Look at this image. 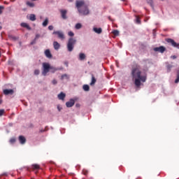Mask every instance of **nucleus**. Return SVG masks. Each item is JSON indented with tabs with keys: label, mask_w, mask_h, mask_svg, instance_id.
<instances>
[{
	"label": "nucleus",
	"mask_w": 179,
	"mask_h": 179,
	"mask_svg": "<svg viewBox=\"0 0 179 179\" xmlns=\"http://www.w3.org/2000/svg\"><path fill=\"white\" fill-rule=\"evenodd\" d=\"M141 73L142 72L139 71V68H138V66L132 68L131 76L133 77V79H135L134 85L137 87H139V86H141V82H146V76H141Z\"/></svg>",
	"instance_id": "nucleus-1"
},
{
	"label": "nucleus",
	"mask_w": 179,
	"mask_h": 179,
	"mask_svg": "<svg viewBox=\"0 0 179 179\" xmlns=\"http://www.w3.org/2000/svg\"><path fill=\"white\" fill-rule=\"evenodd\" d=\"M76 6L78 8V10L80 15H83L84 16H86V15H89V8H87V6L86 5V3H85V1H76Z\"/></svg>",
	"instance_id": "nucleus-2"
},
{
	"label": "nucleus",
	"mask_w": 179,
	"mask_h": 179,
	"mask_svg": "<svg viewBox=\"0 0 179 179\" xmlns=\"http://www.w3.org/2000/svg\"><path fill=\"white\" fill-rule=\"evenodd\" d=\"M60 69L55 68L54 66H51L48 63H43V71L42 75L43 76H47V73L48 72H51V73H55L57 71H59Z\"/></svg>",
	"instance_id": "nucleus-3"
},
{
	"label": "nucleus",
	"mask_w": 179,
	"mask_h": 179,
	"mask_svg": "<svg viewBox=\"0 0 179 179\" xmlns=\"http://www.w3.org/2000/svg\"><path fill=\"white\" fill-rule=\"evenodd\" d=\"M76 45V39L74 38H70L67 42V51H69V52H72V51H73V48H75Z\"/></svg>",
	"instance_id": "nucleus-4"
},
{
	"label": "nucleus",
	"mask_w": 179,
	"mask_h": 179,
	"mask_svg": "<svg viewBox=\"0 0 179 179\" xmlns=\"http://www.w3.org/2000/svg\"><path fill=\"white\" fill-rule=\"evenodd\" d=\"M166 41L169 44H171V45H172V47H175L176 48H178V47H179V43H177L173 39L166 38Z\"/></svg>",
	"instance_id": "nucleus-5"
},
{
	"label": "nucleus",
	"mask_w": 179,
	"mask_h": 179,
	"mask_svg": "<svg viewBox=\"0 0 179 179\" xmlns=\"http://www.w3.org/2000/svg\"><path fill=\"white\" fill-rule=\"evenodd\" d=\"M53 34H56L60 40H65V35L64 34V32L61 31H55Z\"/></svg>",
	"instance_id": "nucleus-6"
},
{
	"label": "nucleus",
	"mask_w": 179,
	"mask_h": 179,
	"mask_svg": "<svg viewBox=\"0 0 179 179\" xmlns=\"http://www.w3.org/2000/svg\"><path fill=\"white\" fill-rule=\"evenodd\" d=\"M154 51H155L156 52H161L162 54H163V52L166 51V48L164 46L157 47L154 48Z\"/></svg>",
	"instance_id": "nucleus-7"
},
{
	"label": "nucleus",
	"mask_w": 179,
	"mask_h": 179,
	"mask_svg": "<svg viewBox=\"0 0 179 179\" xmlns=\"http://www.w3.org/2000/svg\"><path fill=\"white\" fill-rule=\"evenodd\" d=\"M59 12L61 13L62 19H64V20L68 19V17L66 16V13H68V11L66 10H60Z\"/></svg>",
	"instance_id": "nucleus-8"
},
{
	"label": "nucleus",
	"mask_w": 179,
	"mask_h": 179,
	"mask_svg": "<svg viewBox=\"0 0 179 179\" xmlns=\"http://www.w3.org/2000/svg\"><path fill=\"white\" fill-rule=\"evenodd\" d=\"M3 94H5L6 96H9L13 94V93H15V91H13V90H3Z\"/></svg>",
	"instance_id": "nucleus-9"
},
{
	"label": "nucleus",
	"mask_w": 179,
	"mask_h": 179,
	"mask_svg": "<svg viewBox=\"0 0 179 179\" xmlns=\"http://www.w3.org/2000/svg\"><path fill=\"white\" fill-rule=\"evenodd\" d=\"M66 106L68 108H71V107H73V106H75V100L73 99H70L69 101H67L66 103Z\"/></svg>",
	"instance_id": "nucleus-10"
},
{
	"label": "nucleus",
	"mask_w": 179,
	"mask_h": 179,
	"mask_svg": "<svg viewBox=\"0 0 179 179\" xmlns=\"http://www.w3.org/2000/svg\"><path fill=\"white\" fill-rule=\"evenodd\" d=\"M19 141H20V143H21V145H24V143H26V138L23 136H19Z\"/></svg>",
	"instance_id": "nucleus-11"
},
{
	"label": "nucleus",
	"mask_w": 179,
	"mask_h": 179,
	"mask_svg": "<svg viewBox=\"0 0 179 179\" xmlns=\"http://www.w3.org/2000/svg\"><path fill=\"white\" fill-rule=\"evenodd\" d=\"M93 31L96 33V34H101L103 32V29L101 28H97V27H94Z\"/></svg>",
	"instance_id": "nucleus-12"
},
{
	"label": "nucleus",
	"mask_w": 179,
	"mask_h": 179,
	"mask_svg": "<svg viewBox=\"0 0 179 179\" xmlns=\"http://www.w3.org/2000/svg\"><path fill=\"white\" fill-rule=\"evenodd\" d=\"M45 55L47 57V58H52V55L51 54V51L50 50H46L45 51Z\"/></svg>",
	"instance_id": "nucleus-13"
},
{
	"label": "nucleus",
	"mask_w": 179,
	"mask_h": 179,
	"mask_svg": "<svg viewBox=\"0 0 179 179\" xmlns=\"http://www.w3.org/2000/svg\"><path fill=\"white\" fill-rule=\"evenodd\" d=\"M66 94L64 92H61L58 94L57 97L59 100H65Z\"/></svg>",
	"instance_id": "nucleus-14"
},
{
	"label": "nucleus",
	"mask_w": 179,
	"mask_h": 179,
	"mask_svg": "<svg viewBox=\"0 0 179 179\" xmlns=\"http://www.w3.org/2000/svg\"><path fill=\"white\" fill-rule=\"evenodd\" d=\"M21 27H24L25 29H27V30H31V27L27 23L22 22L21 23Z\"/></svg>",
	"instance_id": "nucleus-15"
},
{
	"label": "nucleus",
	"mask_w": 179,
	"mask_h": 179,
	"mask_svg": "<svg viewBox=\"0 0 179 179\" xmlns=\"http://www.w3.org/2000/svg\"><path fill=\"white\" fill-rule=\"evenodd\" d=\"M53 46L55 50H59L61 45L58 42L55 41L53 42Z\"/></svg>",
	"instance_id": "nucleus-16"
},
{
	"label": "nucleus",
	"mask_w": 179,
	"mask_h": 179,
	"mask_svg": "<svg viewBox=\"0 0 179 179\" xmlns=\"http://www.w3.org/2000/svg\"><path fill=\"white\" fill-rule=\"evenodd\" d=\"M85 58H86V55H85V53H80L79 55L80 61H83V59H85Z\"/></svg>",
	"instance_id": "nucleus-17"
},
{
	"label": "nucleus",
	"mask_w": 179,
	"mask_h": 179,
	"mask_svg": "<svg viewBox=\"0 0 179 179\" xmlns=\"http://www.w3.org/2000/svg\"><path fill=\"white\" fill-rule=\"evenodd\" d=\"M96 82V78H94V76H92V81L90 83V85L93 86Z\"/></svg>",
	"instance_id": "nucleus-18"
},
{
	"label": "nucleus",
	"mask_w": 179,
	"mask_h": 179,
	"mask_svg": "<svg viewBox=\"0 0 179 179\" xmlns=\"http://www.w3.org/2000/svg\"><path fill=\"white\" fill-rule=\"evenodd\" d=\"M36 15L34 14H31L29 15V20H31V22H34L36 20Z\"/></svg>",
	"instance_id": "nucleus-19"
},
{
	"label": "nucleus",
	"mask_w": 179,
	"mask_h": 179,
	"mask_svg": "<svg viewBox=\"0 0 179 179\" xmlns=\"http://www.w3.org/2000/svg\"><path fill=\"white\" fill-rule=\"evenodd\" d=\"M83 90H85V92H89V90H90V87L87 85H84L83 87Z\"/></svg>",
	"instance_id": "nucleus-20"
},
{
	"label": "nucleus",
	"mask_w": 179,
	"mask_h": 179,
	"mask_svg": "<svg viewBox=\"0 0 179 179\" xmlns=\"http://www.w3.org/2000/svg\"><path fill=\"white\" fill-rule=\"evenodd\" d=\"M146 1L149 3L151 8H152V9L155 8V6L153 5V0H146Z\"/></svg>",
	"instance_id": "nucleus-21"
},
{
	"label": "nucleus",
	"mask_w": 179,
	"mask_h": 179,
	"mask_svg": "<svg viewBox=\"0 0 179 179\" xmlns=\"http://www.w3.org/2000/svg\"><path fill=\"white\" fill-rule=\"evenodd\" d=\"M42 25L43 26V27H47V26L48 25V18L45 19V21L43 22Z\"/></svg>",
	"instance_id": "nucleus-22"
},
{
	"label": "nucleus",
	"mask_w": 179,
	"mask_h": 179,
	"mask_svg": "<svg viewBox=\"0 0 179 179\" xmlns=\"http://www.w3.org/2000/svg\"><path fill=\"white\" fill-rule=\"evenodd\" d=\"M32 169H33V170H38V169H40V165L36 164H33Z\"/></svg>",
	"instance_id": "nucleus-23"
},
{
	"label": "nucleus",
	"mask_w": 179,
	"mask_h": 179,
	"mask_svg": "<svg viewBox=\"0 0 179 179\" xmlns=\"http://www.w3.org/2000/svg\"><path fill=\"white\" fill-rule=\"evenodd\" d=\"M75 29H76V30H79V29H82V24L77 23L75 26Z\"/></svg>",
	"instance_id": "nucleus-24"
},
{
	"label": "nucleus",
	"mask_w": 179,
	"mask_h": 179,
	"mask_svg": "<svg viewBox=\"0 0 179 179\" xmlns=\"http://www.w3.org/2000/svg\"><path fill=\"white\" fill-rule=\"evenodd\" d=\"M27 6H29V8H34V3H31L30 1L27 2Z\"/></svg>",
	"instance_id": "nucleus-25"
},
{
	"label": "nucleus",
	"mask_w": 179,
	"mask_h": 179,
	"mask_svg": "<svg viewBox=\"0 0 179 179\" xmlns=\"http://www.w3.org/2000/svg\"><path fill=\"white\" fill-rule=\"evenodd\" d=\"M171 68H173V65H171V64L166 65V69L168 72H170L171 71Z\"/></svg>",
	"instance_id": "nucleus-26"
},
{
	"label": "nucleus",
	"mask_w": 179,
	"mask_h": 179,
	"mask_svg": "<svg viewBox=\"0 0 179 179\" xmlns=\"http://www.w3.org/2000/svg\"><path fill=\"white\" fill-rule=\"evenodd\" d=\"M65 78H66V79H69V77H68V75L64 74V75H62V76H61L62 80H64V79H65Z\"/></svg>",
	"instance_id": "nucleus-27"
},
{
	"label": "nucleus",
	"mask_w": 179,
	"mask_h": 179,
	"mask_svg": "<svg viewBox=\"0 0 179 179\" xmlns=\"http://www.w3.org/2000/svg\"><path fill=\"white\" fill-rule=\"evenodd\" d=\"M113 34H114V36H118V34H120V31H118V30H114L113 31Z\"/></svg>",
	"instance_id": "nucleus-28"
},
{
	"label": "nucleus",
	"mask_w": 179,
	"mask_h": 179,
	"mask_svg": "<svg viewBox=\"0 0 179 179\" xmlns=\"http://www.w3.org/2000/svg\"><path fill=\"white\" fill-rule=\"evenodd\" d=\"M5 9V7L3 6H0V15H2V12H3V10Z\"/></svg>",
	"instance_id": "nucleus-29"
},
{
	"label": "nucleus",
	"mask_w": 179,
	"mask_h": 179,
	"mask_svg": "<svg viewBox=\"0 0 179 179\" xmlns=\"http://www.w3.org/2000/svg\"><path fill=\"white\" fill-rule=\"evenodd\" d=\"M9 38H12V40H15V41L17 40V37L13 36L12 35H9Z\"/></svg>",
	"instance_id": "nucleus-30"
},
{
	"label": "nucleus",
	"mask_w": 179,
	"mask_h": 179,
	"mask_svg": "<svg viewBox=\"0 0 179 179\" xmlns=\"http://www.w3.org/2000/svg\"><path fill=\"white\" fill-rule=\"evenodd\" d=\"M68 34L70 37H73V36H75V34H73V32L71 31H69Z\"/></svg>",
	"instance_id": "nucleus-31"
},
{
	"label": "nucleus",
	"mask_w": 179,
	"mask_h": 179,
	"mask_svg": "<svg viewBox=\"0 0 179 179\" xmlns=\"http://www.w3.org/2000/svg\"><path fill=\"white\" fill-rule=\"evenodd\" d=\"M4 113H5V110L1 109L0 110V117H2V115H3Z\"/></svg>",
	"instance_id": "nucleus-32"
},
{
	"label": "nucleus",
	"mask_w": 179,
	"mask_h": 179,
	"mask_svg": "<svg viewBox=\"0 0 179 179\" xmlns=\"http://www.w3.org/2000/svg\"><path fill=\"white\" fill-rule=\"evenodd\" d=\"M136 23H138V24H141V18H139V17H136Z\"/></svg>",
	"instance_id": "nucleus-33"
},
{
	"label": "nucleus",
	"mask_w": 179,
	"mask_h": 179,
	"mask_svg": "<svg viewBox=\"0 0 179 179\" xmlns=\"http://www.w3.org/2000/svg\"><path fill=\"white\" fill-rule=\"evenodd\" d=\"M40 74V70L36 69L34 71V75H39Z\"/></svg>",
	"instance_id": "nucleus-34"
},
{
	"label": "nucleus",
	"mask_w": 179,
	"mask_h": 179,
	"mask_svg": "<svg viewBox=\"0 0 179 179\" xmlns=\"http://www.w3.org/2000/svg\"><path fill=\"white\" fill-rule=\"evenodd\" d=\"M15 142H16V139L15 138H13L11 139H10V143H15Z\"/></svg>",
	"instance_id": "nucleus-35"
},
{
	"label": "nucleus",
	"mask_w": 179,
	"mask_h": 179,
	"mask_svg": "<svg viewBox=\"0 0 179 179\" xmlns=\"http://www.w3.org/2000/svg\"><path fill=\"white\" fill-rule=\"evenodd\" d=\"M179 82V74L177 75V78L175 80V83H178Z\"/></svg>",
	"instance_id": "nucleus-36"
},
{
	"label": "nucleus",
	"mask_w": 179,
	"mask_h": 179,
	"mask_svg": "<svg viewBox=\"0 0 179 179\" xmlns=\"http://www.w3.org/2000/svg\"><path fill=\"white\" fill-rule=\"evenodd\" d=\"M36 41H37L36 39H34L31 42V45H33L34 44H36Z\"/></svg>",
	"instance_id": "nucleus-37"
},
{
	"label": "nucleus",
	"mask_w": 179,
	"mask_h": 179,
	"mask_svg": "<svg viewBox=\"0 0 179 179\" xmlns=\"http://www.w3.org/2000/svg\"><path fill=\"white\" fill-rule=\"evenodd\" d=\"M48 29H49V30H54V27H53L52 25H50V26L48 27Z\"/></svg>",
	"instance_id": "nucleus-38"
},
{
	"label": "nucleus",
	"mask_w": 179,
	"mask_h": 179,
	"mask_svg": "<svg viewBox=\"0 0 179 179\" xmlns=\"http://www.w3.org/2000/svg\"><path fill=\"white\" fill-rule=\"evenodd\" d=\"M89 172L87 171H86V170H83V174H84V176H87V173H88Z\"/></svg>",
	"instance_id": "nucleus-39"
},
{
	"label": "nucleus",
	"mask_w": 179,
	"mask_h": 179,
	"mask_svg": "<svg viewBox=\"0 0 179 179\" xmlns=\"http://www.w3.org/2000/svg\"><path fill=\"white\" fill-rule=\"evenodd\" d=\"M52 85H57V80H53L52 81Z\"/></svg>",
	"instance_id": "nucleus-40"
},
{
	"label": "nucleus",
	"mask_w": 179,
	"mask_h": 179,
	"mask_svg": "<svg viewBox=\"0 0 179 179\" xmlns=\"http://www.w3.org/2000/svg\"><path fill=\"white\" fill-rule=\"evenodd\" d=\"M37 38H40V34H36V37H35L34 39L37 41Z\"/></svg>",
	"instance_id": "nucleus-41"
},
{
	"label": "nucleus",
	"mask_w": 179,
	"mask_h": 179,
	"mask_svg": "<svg viewBox=\"0 0 179 179\" xmlns=\"http://www.w3.org/2000/svg\"><path fill=\"white\" fill-rule=\"evenodd\" d=\"M171 58H172V59H177V56L173 55V56L171 57Z\"/></svg>",
	"instance_id": "nucleus-42"
},
{
	"label": "nucleus",
	"mask_w": 179,
	"mask_h": 179,
	"mask_svg": "<svg viewBox=\"0 0 179 179\" xmlns=\"http://www.w3.org/2000/svg\"><path fill=\"white\" fill-rule=\"evenodd\" d=\"M57 110L59 111H61V110H62V108H60L59 106H57Z\"/></svg>",
	"instance_id": "nucleus-43"
},
{
	"label": "nucleus",
	"mask_w": 179,
	"mask_h": 179,
	"mask_svg": "<svg viewBox=\"0 0 179 179\" xmlns=\"http://www.w3.org/2000/svg\"><path fill=\"white\" fill-rule=\"evenodd\" d=\"M69 2H73V0H68Z\"/></svg>",
	"instance_id": "nucleus-44"
},
{
	"label": "nucleus",
	"mask_w": 179,
	"mask_h": 179,
	"mask_svg": "<svg viewBox=\"0 0 179 179\" xmlns=\"http://www.w3.org/2000/svg\"><path fill=\"white\" fill-rule=\"evenodd\" d=\"M0 104H2V100L0 99Z\"/></svg>",
	"instance_id": "nucleus-45"
},
{
	"label": "nucleus",
	"mask_w": 179,
	"mask_h": 179,
	"mask_svg": "<svg viewBox=\"0 0 179 179\" xmlns=\"http://www.w3.org/2000/svg\"><path fill=\"white\" fill-rule=\"evenodd\" d=\"M2 29V27L1 26H0V30H1Z\"/></svg>",
	"instance_id": "nucleus-46"
},
{
	"label": "nucleus",
	"mask_w": 179,
	"mask_h": 179,
	"mask_svg": "<svg viewBox=\"0 0 179 179\" xmlns=\"http://www.w3.org/2000/svg\"><path fill=\"white\" fill-rule=\"evenodd\" d=\"M1 52H0V57H1Z\"/></svg>",
	"instance_id": "nucleus-47"
},
{
	"label": "nucleus",
	"mask_w": 179,
	"mask_h": 179,
	"mask_svg": "<svg viewBox=\"0 0 179 179\" xmlns=\"http://www.w3.org/2000/svg\"><path fill=\"white\" fill-rule=\"evenodd\" d=\"M31 1H37V0H31Z\"/></svg>",
	"instance_id": "nucleus-48"
},
{
	"label": "nucleus",
	"mask_w": 179,
	"mask_h": 179,
	"mask_svg": "<svg viewBox=\"0 0 179 179\" xmlns=\"http://www.w3.org/2000/svg\"><path fill=\"white\" fill-rule=\"evenodd\" d=\"M122 1H125V0H122Z\"/></svg>",
	"instance_id": "nucleus-49"
},
{
	"label": "nucleus",
	"mask_w": 179,
	"mask_h": 179,
	"mask_svg": "<svg viewBox=\"0 0 179 179\" xmlns=\"http://www.w3.org/2000/svg\"><path fill=\"white\" fill-rule=\"evenodd\" d=\"M162 1H164V0H162Z\"/></svg>",
	"instance_id": "nucleus-50"
}]
</instances>
